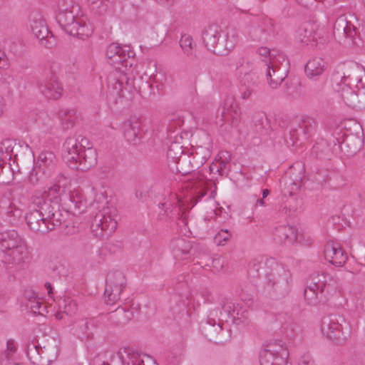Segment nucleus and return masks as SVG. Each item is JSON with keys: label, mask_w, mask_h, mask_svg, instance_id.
<instances>
[{"label": "nucleus", "mask_w": 365, "mask_h": 365, "mask_svg": "<svg viewBox=\"0 0 365 365\" xmlns=\"http://www.w3.org/2000/svg\"><path fill=\"white\" fill-rule=\"evenodd\" d=\"M59 190L58 185L51 187L43 192H36L31 197L34 209L26 214L25 220L34 232L46 234L66 222L68 214L61 208L60 197L55 195Z\"/></svg>", "instance_id": "obj_1"}, {"label": "nucleus", "mask_w": 365, "mask_h": 365, "mask_svg": "<svg viewBox=\"0 0 365 365\" xmlns=\"http://www.w3.org/2000/svg\"><path fill=\"white\" fill-rule=\"evenodd\" d=\"M336 289V282L333 277L324 272H314L307 279L304 299L312 306L324 304Z\"/></svg>", "instance_id": "obj_2"}, {"label": "nucleus", "mask_w": 365, "mask_h": 365, "mask_svg": "<svg viewBox=\"0 0 365 365\" xmlns=\"http://www.w3.org/2000/svg\"><path fill=\"white\" fill-rule=\"evenodd\" d=\"M268 266L269 268L265 270L266 277L264 278V293L271 298L284 297L291 291L292 283L291 272L276 260H270Z\"/></svg>", "instance_id": "obj_3"}, {"label": "nucleus", "mask_w": 365, "mask_h": 365, "mask_svg": "<svg viewBox=\"0 0 365 365\" xmlns=\"http://www.w3.org/2000/svg\"><path fill=\"white\" fill-rule=\"evenodd\" d=\"M354 133L346 129L342 135L337 133L339 136H331L327 143L328 146L331 147V152L341 151L347 156L356 153L362 144V128L358 123L354 122Z\"/></svg>", "instance_id": "obj_4"}, {"label": "nucleus", "mask_w": 365, "mask_h": 365, "mask_svg": "<svg viewBox=\"0 0 365 365\" xmlns=\"http://www.w3.org/2000/svg\"><path fill=\"white\" fill-rule=\"evenodd\" d=\"M135 89L133 79L125 73L115 71L108 76L106 98L111 103L116 104L118 100L125 97V91L130 93Z\"/></svg>", "instance_id": "obj_5"}, {"label": "nucleus", "mask_w": 365, "mask_h": 365, "mask_svg": "<svg viewBox=\"0 0 365 365\" xmlns=\"http://www.w3.org/2000/svg\"><path fill=\"white\" fill-rule=\"evenodd\" d=\"M317 122L314 118L303 117L300 122H292L284 133V142L287 147L294 146L297 141L307 140L316 130Z\"/></svg>", "instance_id": "obj_6"}, {"label": "nucleus", "mask_w": 365, "mask_h": 365, "mask_svg": "<svg viewBox=\"0 0 365 365\" xmlns=\"http://www.w3.org/2000/svg\"><path fill=\"white\" fill-rule=\"evenodd\" d=\"M353 16L343 14L339 16L334 25V35L335 36L349 38L354 45L359 46L365 39V30H359L351 21Z\"/></svg>", "instance_id": "obj_7"}, {"label": "nucleus", "mask_w": 365, "mask_h": 365, "mask_svg": "<svg viewBox=\"0 0 365 365\" xmlns=\"http://www.w3.org/2000/svg\"><path fill=\"white\" fill-rule=\"evenodd\" d=\"M341 322L345 323V321L340 316L330 315L322 323V331L338 345L344 344L349 336L348 326L345 324L344 327Z\"/></svg>", "instance_id": "obj_8"}, {"label": "nucleus", "mask_w": 365, "mask_h": 365, "mask_svg": "<svg viewBox=\"0 0 365 365\" xmlns=\"http://www.w3.org/2000/svg\"><path fill=\"white\" fill-rule=\"evenodd\" d=\"M73 13V11L68 13L58 12L56 16L57 21L60 26L69 35L81 36H88L90 29L86 21Z\"/></svg>", "instance_id": "obj_9"}, {"label": "nucleus", "mask_w": 365, "mask_h": 365, "mask_svg": "<svg viewBox=\"0 0 365 365\" xmlns=\"http://www.w3.org/2000/svg\"><path fill=\"white\" fill-rule=\"evenodd\" d=\"M115 211H99L93 217L91 230L93 235L100 239H104L110 235L117 227V221L115 218Z\"/></svg>", "instance_id": "obj_10"}, {"label": "nucleus", "mask_w": 365, "mask_h": 365, "mask_svg": "<svg viewBox=\"0 0 365 365\" xmlns=\"http://www.w3.org/2000/svg\"><path fill=\"white\" fill-rule=\"evenodd\" d=\"M29 24L31 31L44 47L51 48L56 46V39L52 32L48 30L41 12L32 11L29 16Z\"/></svg>", "instance_id": "obj_11"}, {"label": "nucleus", "mask_w": 365, "mask_h": 365, "mask_svg": "<svg viewBox=\"0 0 365 365\" xmlns=\"http://www.w3.org/2000/svg\"><path fill=\"white\" fill-rule=\"evenodd\" d=\"M221 115V120L228 123L232 128L238 127L241 121V109L233 96H227L217 110V118Z\"/></svg>", "instance_id": "obj_12"}, {"label": "nucleus", "mask_w": 365, "mask_h": 365, "mask_svg": "<svg viewBox=\"0 0 365 365\" xmlns=\"http://www.w3.org/2000/svg\"><path fill=\"white\" fill-rule=\"evenodd\" d=\"M41 93L47 98L58 99L61 96L63 88L57 81V77L51 71H46L36 81Z\"/></svg>", "instance_id": "obj_13"}, {"label": "nucleus", "mask_w": 365, "mask_h": 365, "mask_svg": "<svg viewBox=\"0 0 365 365\" xmlns=\"http://www.w3.org/2000/svg\"><path fill=\"white\" fill-rule=\"evenodd\" d=\"M170 249L173 257L178 260L188 259L205 251L199 244L191 242L186 238H175L170 242Z\"/></svg>", "instance_id": "obj_14"}, {"label": "nucleus", "mask_w": 365, "mask_h": 365, "mask_svg": "<svg viewBox=\"0 0 365 365\" xmlns=\"http://www.w3.org/2000/svg\"><path fill=\"white\" fill-rule=\"evenodd\" d=\"M0 259L9 272L19 270L21 264L29 259V251L26 243L20 244L19 246L7 252L0 253Z\"/></svg>", "instance_id": "obj_15"}, {"label": "nucleus", "mask_w": 365, "mask_h": 365, "mask_svg": "<svg viewBox=\"0 0 365 365\" xmlns=\"http://www.w3.org/2000/svg\"><path fill=\"white\" fill-rule=\"evenodd\" d=\"M288 351L282 346L276 349L274 344H268L259 353L260 365H288Z\"/></svg>", "instance_id": "obj_16"}, {"label": "nucleus", "mask_w": 365, "mask_h": 365, "mask_svg": "<svg viewBox=\"0 0 365 365\" xmlns=\"http://www.w3.org/2000/svg\"><path fill=\"white\" fill-rule=\"evenodd\" d=\"M11 155L14 156L13 161L19 167L17 172L20 173H30L34 168L35 158L31 150L27 145L24 147L20 145H15L11 150Z\"/></svg>", "instance_id": "obj_17"}, {"label": "nucleus", "mask_w": 365, "mask_h": 365, "mask_svg": "<svg viewBox=\"0 0 365 365\" xmlns=\"http://www.w3.org/2000/svg\"><path fill=\"white\" fill-rule=\"evenodd\" d=\"M106 55L109 63L114 66L122 65L127 68L132 66L130 58L135 56V53L127 46H120L118 43H113L108 46Z\"/></svg>", "instance_id": "obj_18"}, {"label": "nucleus", "mask_w": 365, "mask_h": 365, "mask_svg": "<svg viewBox=\"0 0 365 365\" xmlns=\"http://www.w3.org/2000/svg\"><path fill=\"white\" fill-rule=\"evenodd\" d=\"M288 61L284 59V63L280 66L277 65L275 60L273 59L267 64L263 63V68L266 72L268 84L272 88H276L285 79L288 72Z\"/></svg>", "instance_id": "obj_19"}, {"label": "nucleus", "mask_w": 365, "mask_h": 365, "mask_svg": "<svg viewBox=\"0 0 365 365\" xmlns=\"http://www.w3.org/2000/svg\"><path fill=\"white\" fill-rule=\"evenodd\" d=\"M202 334L210 341L216 344L223 343L227 340V331L222 328V324L216 322L215 319L208 318L200 324Z\"/></svg>", "instance_id": "obj_20"}, {"label": "nucleus", "mask_w": 365, "mask_h": 365, "mask_svg": "<svg viewBox=\"0 0 365 365\" xmlns=\"http://www.w3.org/2000/svg\"><path fill=\"white\" fill-rule=\"evenodd\" d=\"M36 169L48 178L58 173V159L51 151H42L40 153L36 162Z\"/></svg>", "instance_id": "obj_21"}, {"label": "nucleus", "mask_w": 365, "mask_h": 365, "mask_svg": "<svg viewBox=\"0 0 365 365\" xmlns=\"http://www.w3.org/2000/svg\"><path fill=\"white\" fill-rule=\"evenodd\" d=\"M324 257L331 264L342 267L348 259L346 252L336 242L329 241L324 247Z\"/></svg>", "instance_id": "obj_22"}, {"label": "nucleus", "mask_w": 365, "mask_h": 365, "mask_svg": "<svg viewBox=\"0 0 365 365\" xmlns=\"http://www.w3.org/2000/svg\"><path fill=\"white\" fill-rule=\"evenodd\" d=\"M239 39L238 33L235 29H230L227 34L222 33L213 53L217 56H225L235 47Z\"/></svg>", "instance_id": "obj_23"}, {"label": "nucleus", "mask_w": 365, "mask_h": 365, "mask_svg": "<svg viewBox=\"0 0 365 365\" xmlns=\"http://www.w3.org/2000/svg\"><path fill=\"white\" fill-rule=\"evenodd\" d=\"M322 30H319V25L315 22L308 21L304 23L298 30L300 41L306 44L312 42L318 43L323 37Z\"/></svg>", "instance_id": "obj_24"}, {"label": "nucleus", "mask_w": 365, "mask_h": 365, "mask_svg": "<svg viewBox=\"0 0 365 365\" xmlns=\"http://www.w3.org/2000/svg\"><path fill=\"white\" fill-rule=\"evenodd\" d=\"M96 163L97 152L92 147L88 146L87 149L80 151L79 159L76 160V163H71V168L72 169L86 171L96 165Z\"/></svg>", "instance_id": "obj_25"}, {"label": "nucleus", "mask_w": 365, "mask_h": 365, "mask_svg": "<svg viewBox=\"0 0 365 365\" xmlns=\"http://www.w3.org/2000/svg\"><path fill=\"white\" fill-rule=\"evenodd\" d=\"M276 34L275 26L271 19L260 21L251 31L252 37L257 41H267Z\"/></svg>", "instance_id": "obj_26"}, {"label": "nucleus", "mask_w": 365, "mask_h": 365, "mask_svg": "<svg viewBox=\"0 0 365 365\" xmlns=\"http://www.w3.org/2000/svg\"><path fill=\"white\" fill-rule=\"evenodd\" d=\"M63 158L71 167V163H76L79 159L80 151L83 149L79 146V138L76 136L68 137L66 139L63 145Z\"/></svg>", "instance_id": "obj_27"}, {"label": "nucleus", "mask_w": 365, "mask_h": 365, "mask_svg": "<svg viewBox=\"0 0 365 365\" xmlns=\"http://www.w3.org/2000/svg\"><path fill=\"white\" fill-rule=\"evenodd\" d=\"M274 239L279 243L293 244L298 239V230L296 227L281 225L277 227L273 232Z\"/></svg>", "instance_id": "obj_28"}, {"label": "nucleus", "mask_w": 365, "mask_h": 365, "mask_svg": "<svg viewBox=\"0 0 365 365\" xmlns=\"http://www.w3.org/2000/svg\"><path fill=\"white\" fill-rule=\"evenodd\" d=\"M26 243L19 233L15 230H10L0 234V252H7L14 250L20 244Z\"/></svg>", "instance_id": "obj_29"}, {"label": "nucleus", "mask_w": 365, "mask_h": 365, "mask_svg": "<svg viewBox=\"0 0 365 365\" xmlns=\"http://www.w3.org/2000/svg\"><path fill=\"white\" fill-rule=\"evenodd\" d=\"M223 31L217 24L209 25L205 27L202 34V41L208 51L213 52L215 47L217 46V41H218Z\"/></svg>", "instance_id": "obj_30"}, {"label": "nucleus", "mask_w": 365, "mask_h": 365, "mask_svg": "<svg viewBox=\"0 0 365 365\" xmlns=\"http://www.w3.org/2000/svg\"><path fill=\"white\" fill-rule=\"evenodd\" d=\"M170 312H172L173 319L178 324L187 322L189 319L187 309V303L184 299H178L175 296L170 301Z\"/></svg>", "instance_id": "obj_31"}, {"label": "nucleus", "mask_w": 365, "mask_h": 365, "mask_svg": "<svg viewBox=\"0 0 365 365\" xmlns=\"http://www.w3.org/2000/svg\"><path fill=\"white\" fill-rule=\"evenodd\" d=\"M123 133L125 140L133 145L140 144L142 138L140 125L138 119L124 124Z\"/></svg>", "instance_id": "obj_32"}, {"label": "nucleus", "mask_w": 365, "mask_h": 365, "mask_svg": "<svg viewBox=\"0 0 365 365\" xmlns=\"http://www.w3.org/2000/svg\"><path fill=\"white\" fill-rule=\"evenodd\" d=\"M270 260H275L274 258L264 259L263 257L255 258L248 266V272L250 275L255 277H265V270L269 268L268 263Z\"/></svg>", "instance_id": "obj_33"}, {"label": "nucleus", "mask_w": 365, "mask_h": 365, "mask_svg": "<svg viewBox=\"0 0 365 365\" xmlns=\"http://www.w3.org/2000/svg\"><path fill=\"white\" fill-rule=\"evenodd\" d=\"M58 355V347L55 341L48 343L40 349L41 363L40 365H50L56 360Z\"/></svg>", "instance_id": "obj_34"}, {"label": "nucleus", "mask_w": 365, "mask_h": 365, "mask_svg": "<svg viewBox=\"0 0 365 365\" xmlns=\"http://www.w3.org/2000/svg\"><path fill=\"white\" fill-rule=\"evenodd\" d=\"M327 66L326 61L319 57L310 59L305 65L304 71L309 78L321 76Z\"/></svg>", "instance_id": "obj_35"}, {"label": "nucleus", "mask_w": 365, "mask_h": 365, "mask_svg": "<svg viewBox=\"0 0 365 365\" xmlns=\"http://www.w3.org/2000/svg\"><path fill=\"white\" fill-rule=\"evenodd\" d=\"M362 73L356 66H354L346 73H344L343 76L341 77V82L339 86H347L351 87L354 86L357 88V85L362 80Z\"/></svg>", "instance_id": "obj_36"}, {"label": "nucleus", "mask_w": 365, "mask_h": 365, "mask_svg": "<svg viewBox=\"0 0 365 365\" xmlns=\"http://www.w3.org/2000/svg\"><path fill=\"white\" fill-rule=\"evenodd\" d=\"M134 317L133 312L126 307H118L114 312L110 313V319L120 326L125 324Z\"/></svg>", "instance_id": "obj_37"}, {"label": "nucleus", "mask_w": 365, "mask_h": 365, "mask_svg": "<svg viewBox=\"0 0 365 365\" xmlns=\"http://www.w3.org/2000/svg\"><path fill=\"white\" fill-rule=\"evenodd\" d=\"M300 205L301 200L296 197L294 193L291 192L289 196L284 195L280 210L286 215H292L298 210Z\"/></svg>", "instance_id": "obj_38"}, {"label": "nucleus", "mask_w": 365, "mask_h": 365, "mask_svg": "<svg viewBox=\"0 0 365 365\" xmlns=\"http://www.w3.org/2000/svg\"><path fill=\"white\" fill-rule=\"evenodd\" d=\"M254 127L256 133L267 135L271 130L269 120L264 113H258L254 117Z\"/></svg>", "instance_id": "obj_39"}, {"label": "nucleus", "mask_w": 365, "mask_h": 365, "mask_svg": "<svg viewBox=\"0 0 365 365\" xmlns=\"http://www.w3.org/2000/svg\"><path fill=\"white\" fill-rule=\"evenodd\" d=\"M241 79L242 88H250L254 90L259 85L260 81L257 71L253 67L248 71L244 73Z\"/></svg>", "instance_id": "obj_40"}, {"label": "nucleus", "mask_w": 365, "mask_h": 365, "mask_svg": "<svg viewBox=\"0 0 365 365\" xmlns=\"http://www.w3.org/2000/svg\"><path fill=\"white\" fill-rule=\"evenodd\" d=\"M192 37L185 34L182 35L179 42L184 54L191 60L196 58V45L192 43Z\"/></svg>", "instance_id": "obj_41"}, {"label": "nucleus", "mask_w": 365, "mask_h": 365, "mask_svg": "<svg viewBox=\"0 0 365 365\" xmlns=\"http://www.w3.org/2000/svg\"><path fill=\"white\" fill-rule=\"evenodd\" d=\"M175 169L177 173L182 175H188L196 170L193 163L190 161L189 154L180 155L177 163H175Z\"/></svg>", "instance_id": "obj_42"}, {"label": "nucleus", "mask_w": 365, "mask_h": 365, "mask_svg": "<svg viewBox=\"0 0 365 365\" xmlns=\"http://www.w3.org/2000/svg\"><path fill=\"white\" fill-rule=\"evenodd\" d=\"M58 117L63 130H68L72 128L77 120L75 110L65 109L58 112Z\"/></svg>", "instance_id": "obj_43"}, {"label": "nucleus", "mask_w": 365, "mask_h": 365, "mask_svg": "<svg viewBox=\"0 0 365 365\" xmlns=\"http://www.w3.org/2000/svg\"><path fill=\"white\" fill-rule=\"evenodd\" d=\"M325 86L326 81L322 78L312 81L308 86V93L315 98H322L325 94Z\"/></svg>", "instance_id": "obj_44"}, {"label": "nucleus", "mask_w": 365, "mask_h": 365, "mask_svg": "<svg viewBox=\"0 0 365 365\" xmlns=\"http://www.w3.org/2000/svg\"><path fill=\"white\" fill-rule=\"evenodd\" d=\"M341 92V97L344 103L352 106L357 101V96H359L358 91H355L352 87L347 86H339L338 89Z\"/></svg>", "instance_id": "obj_45"}, {"label": "nucleus", "mask_w": 365, "mask_h": 365, "mask_svg": "<svg viewBox=\"0 0 365 365\" xmlns=\"http://www.w3.org/2000/svg\"><path fill=\"white\" fill-rule=\"evenodd\" d=\"M123 288L120 287H115L112 284L106 283V288L104 292L105 301L107 304H113L120 299V295Z\"/></svg>", "instance_id": "obj_46"}, {"label": "nucleus", "mask_w": 365, "mask_h": 365, "mask_svg": "<svg viewBox=\"0 0 365 365\" xmlns=\"http://www.w3.org/2000/svg\"><path fill=\"white\" fill-rule=\"evenodd\" d=\"M41 346L34 341H29L26 346V354L29 361L35 364L40 365L42 362L40 356Z\"/></svg>", "instance_id": "obj_47"}, {"label": "nucleus", "mask_w": 365, "mask_h": 365, "mask_svg": "<svg viewBox=\"0 0 365 365\" xmlns=\"http://www.w3.org/2000/svg\"><path fill=\"white\" fill-rule=\"evenodd\" d=\"M232 322L237 325L244 324L247 325L250 322V314L246 307L238 305L237 310L232 317Z\"/></svg>", "instance_id": "obj_48"}, {"label": "nucleus", "mask_w": 365, "mask_h": 365, "mask_svg": "<svg viewBox=\"0 0 365 365\" xmlns=\"http://www.w3.org/2000/svg\"><path fill=\"white\" fill-rule=\"evenodd\" d=\"M14 170L11 165H7L0 156V184H9L14 179Z\"/></svg>", "instance_id": "obj_49"}, {"label": "nucleus", "mask_w": 365, "mask_h": 365, "mask_svg": "<svg viewBox=\"0 0 365 365\" xmlns=\"http://www.w3.org/2000/svg\"><path fill=\"white\" fill-rule=\"evenodd\" d=\"M233 66L240 75H242L254 67L253 63L251 61L240 55L233 58Z\"/></svg>", "instance_id": "obj_50"}, {"label": "nucleus", "mask_w": 365, "mask_h": 365, "mask_svg": "<svg viewBox=\"0 0 365 365\" xmlns=\"http://www.w3.org/2000/svg\"><path fill=\"white\" fill-rule=\"evenodd\" d=\"M0 212L9 217H14V220L21 216V211L9 200H2L0 205Z\"/></svg>", "instance_id": "obj_51"}, {"label": "nucleus", "mask_w": 365, "mask_h": 365, "mask_svg": "<svg viewBox=\"0 0 365 365\" xmlns=\"http://www.w3.org/2000/svg\"><path fill=\"white\" fill-rule=\"evenodd\" d=\"M70 202L69 208L73 212L81 213L86 208V202L83 201V196L78 192H73L70 194Z\"/></svg>", "instance_id": "obj_52"}, {"label": "nucleus", "mask_w": 365, "mask_h": 365, "mask_svg": "<svg viewBox=\"0 0 365 365\" xmlns=\"http://www.w3.org/2000/svg\"><path fill=\"white\" fill-rule=\"evenodd\" d=\"M106 282L115 287L124 288L126 284L125 277L123 272L120 271H113L108 274Z\"/></svg>", "instance_id": "obj_53"}, {"label": "nucleus", "mask_w": 365, "mask_h": 365, "mask_svg": "<svg viewBox=\"0 0 365 365\" xmlns=\"http://www.w3.org/2000/svg\"><path fill=\"white\" fill-rule=\"evenodd\" d=\"M155 73H150L149 76V81L145 82V84L149 87L151 90L153 89V83H156L157 88H159L160 86H163V82L166 80V76L165 73L160 70L158 71L155 65ZM151 73V71H150Z\"/></svg>", "instance_id": "obj_54"}, {"label": "nucleus", "mask_w": 365, "mask_h": 365, "mask_svg": "<svg viewBox=\"0 0 365 365\" xmlns=\"http://www.w3.org/2000/svg\"><path fill=\"white\" fill-rule=\"evenodd\" d=\"M182 146L178 143H173L168 150L167 155L175 164L177 163L180 155H186Z\"/></svg>", "instance_id": "obj_55"}, {"label": "nucleus", "mask_w": 365, "mask_h": 365, "mask_svg": "<svg viewBox=\"0 0 365 365\" xmlns=\"http://www.w3.org/2000/svg\"><path fill=\"white\" fill-rule=\"evenodd\" d=\"M59 307L63 309L64 313L70 315L74 314L77 310L76 303L69 297L61 299Z\"/></svg>", "instance_id": "obj_56"}, {"label": "nucleus", "mask_w": 365, "mask_h": 365, "mask_svg": "<svg viewBox=\"0 0 365 365\" xmlns=\"http://www.w3.org/2000/svg\"><path fill=\"white\" fill-rule=\"evenodd\" d=\"M73 11V13H78L79 11V6L75 4L73 0H61L58 4V12L68 13Z\"/></svg>", "instance_id": "obj_57"}, {"label": "nucleus", "mask_w": 365, "mask_h": 365, "mask_svg": "<svg viewBox=\"0 0 365 365\" xmlns=\"http://www.w3.org/2000/svg\"><path fill=\"white\" fill-rule=\"evenodd\" d=\"M124 352L127 354L129 358L128 365H144L143 361L140 359L138 352L135 351L130 348H125Z\"/></svg>", "instance_id": "obj_58"}, {"label": "nucleus", "mask_w": 365, "mask_h": 365, "mask_svg": "<svg viewBox=\"0 0 365 365\" xmlns=\"http://www.w3.org/2000/svg\"><path fill=\"white\" fill-rule=\"evenodd\" d=\"M202 249L205 251V254L201 252L199 254L198 252H196V255L193 257L195 258H198L200 261H197V264H200L202 267H211V260L212 257L207 253V250L202 246Z\"/></svg>", "instance_id": "obj_59"}, {"label": "nucleus", "mask_w": 365, "mask_h": 365, "mask_svg": "<svg viewBox=\"0 0 365 365\" xmlns=\"http://www.w3.org/2000/svg\"><path fill=\"white\" fill-rule=\"evenodd\" d=\"M192 153L193 154V158H194V161L192 163H193L194 168H195V170H197V169L200 168L202 165H203L205 163V162L207 161L208 152L206 151V154H205V155H202V153H200V152L197 151L196 150H192Z\"/></svg>", "instance_id": "obj_60"}, {"label": "nucleus", "mask_w": 365, "mask_h": 365, "mask_svg": "<svg viewBox=\"0 0 365 365\" xmlns=\"http://www.w3.org/2000/svg\"><path fill=\"white\" fill-rule=\"evenodd\" d=\"M239 304L232 301L226 300L223 302L222 309L227 315L228 318L232 319Z\"/></svg>", "instance_id": "obj_61"}, {"label": "nucleus", "mask_w": 365, "mask_h": 365, "mask_svg": "<svg viewBox=\"0 0 365 365\" xmlns=\"http://www.w3.org/2000/svg\"><path fill=\"white\" fill-rule=\"evenodd\" d=\"M325 145L324 142L317 143L315 145L312 147V154L315 155L318 158H324L328 156L327 153H324L323 151V148Z\"/></svg>", "instance_id": "obj_62"}, {"label": "nucleus", "mask_w": 365, "mask_h": 365, "mask_svg": "<svg viewBox=\"0 0 365 365\" xmlns=\"http://www.w3.org/2000/svg\"><path fill=\"white\" fill-rule=\"evenodd\" d=\"M122 247L123 242L120 240H112L108 242L106 245V249L111 253H115L120 251Z\"/></svg>", "instance_id": "obj_63"}, {"label": "nucleus", "mask_w": 365, "mask_h": 365, "mask_svg": "<svg viewBox=\"0 0 365 365\" xmlns=\"http://www.w3.org/2000/svg\"><path fill=\"white\" fill-rule=\"evenodd\" d=\"M78 329L79 332L82 333V336L89 338L92 335V332L89 330L88 322L84 320H81L78 324Z\"/></svg>", "instance_id": "obj_64"}]
</instances>
